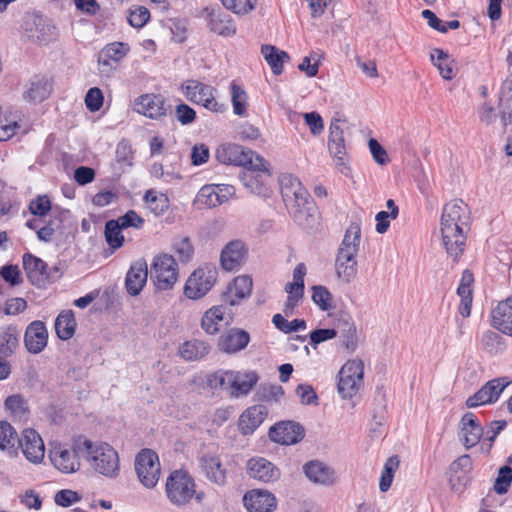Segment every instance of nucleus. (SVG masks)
<instances>
[{"instance_id":"nucleus-30","label":"nucleus","mask_w":512,"mask_h":512,"mask_svg":"<svg viewBox=\"0 0 512 512\" xmlns=\"http://www.w3.org/2000/svg\"><path fill=\"white\" fill-rule=\"evenodd\" d=\"M199 462L203 472L211 482L217 485L226 483L227 471L218 456L206 454L200 457Z\"/></svg>"},{"instance_id":"nucleus-24","label":"nucleus","mask_w":512,"mask_h":512,"mask_svg":"<svg viewBox=\"0 0 512 512\" xmlns=\"http://www.w3.org/2000/svg\"><path fill=\"white\" fill-rule=\"evenodd\" d=\"M250 335L240 328H231L225 331L218 339L219 350L227 354L237 353L247 347Z\"/></svg>"},{"instance_id":"nucleus-59","label":"nucleus","mask_w":512,"mask_h":512,"mask_svg":"<svg viewBox=\"0 0 512 512\" xmlns=\"http://www.w3.org/2000/svg\"><path fill=\"white\" fill-rule=\"evenodd\" d=\"M103 100V93L97 87L90 88L85 96L86 107L91 112L98 111L103 105Z\"/></svg>"},{"instance_id":"nucleus-52","label":"nucleus","mask_w":512,"mask_h":512,"mask_svg":"<svg viewBox=\"0 0 512 512\" xmlns=\"http://www.w3.org/2000/svg\"><path fill=\"white\" fill-rule=\"evenodd\" d=\"M312 301L322 310L328 311L332 306V294L322 285L312 287Z\"/></svg>"},{"instance_id":"nucleus-6","label":"nucleus","mask_w":512,"mask_h":512,"mask_svg":"<svg viewBox=\"0 0 512 512\" xmlns=\"http://www.w3.org/2000/svg\"><path fill=\"white\" fill-rule=\"evenodd\" d=\"M215 157L223 164L241 166L244 169L250 168L252 170L265 169V159L263 157L237 144H224L219 146L216 150Z\"/></svg>"},{"instance_id":"nucleus-19","label":"nucleus","mask_w":512,"mask_h":512,"mask_svg":"<svg viewBox=\"0 0 512 512\" xmlns=\"http://www.w3.org/2000/svg\"><path fill=\"white\" fill-rule=\"evenodd\" d=\"M48 343V331L44 322L32 321L24 333V345L31 354H39Z\"/></svg>"},{"instance_id":"nucleus-48","label":"nucleus","mask_w":512,"mask_h":512,"mask_svg":"<svg viewBox=\"0 0 512 512\" xmlns=\"http://www.w3.org/2000/svg\"><path fill=\"white\" fill-rule=\"evenodd\" d=\"M247 94L245 90L235 81L231 83V101L233 112L238 116H245L247 113Z\"/></svg>"},{"instance_id":"nucleus-28","label":"nucleus","mask_w":512,"mask_h":512,"mask_svg":"<svg viewBox=\"0 0 512 512\" xmlns=\"http://www.w3.org/2000/svg\"><path fill=\"white\" fill-rule=\"evenodd\" d=\"M246 251L244 243L236 240L228 243L220 256L221 266L226 271H233L240 267Z\"/></svg>"},{"instance_id":"nucleus-26","label":"nucleus","mask_w":512,"mask_h":512,"mask_svg":"<svg viewBox=\"0 0 512 512\" xmlns=\"http://www.w3.org/2000/svg\"><path fill=\"white\" fill-rule=\"evenodd\" d=\"M50 458L54 467L62 473H74L80 468L76 448L69 450L60 446L51 452Z\"/></svg>"},{"instance_id":"nucleus-34","label":"nucleus","mask_w":512,"mask_h":512,"mask_svg":"<svg viewBox=\"0 0 512 512\" xmlns=\"http://www.w3.org/2000/svg\"><path fill=\"white\" fill-rule=\"evenodd\" d=\"M210 30L218 35L229 37L236 33V26L231 16L221 11H211L208 15Z\"/></svg>"},{"instance_id":"nucleus-51","label":"nucleus","mask_w":512,"mask_h":512,"mask_svg":"<svg viewBox=\"0 0 512 512\" xmlns=\"http://www.w3.org/2000/svg\"><path fill=\"white\" fill-rule=\"evenodd\" d=\"M130 47L127 43L113 42L104 46L100 51L104 58L111 59L117 64L128 54Z\"/></svg>"},{"instance_id":"nucleus-12","label":"nucleus","mask_w":512,"mask_h":512,"mask_svg":"<svg viewBox=\"0 0 512 512\" xmlns=\"http://www.w3.org/2000/svg\"><path fill=\"white\" fill-rule=\"evenodd\" d=\"M346 127V120L340 117H334L329 127L328 149L333 156L334 161L340 171L346 174L347 167V149L345 145L344 129Z\"/></svg>"},{"instance_id":"nucleus-18","label":"nucleus","mask_w":512,"mask_h":512,"mask_svg":"<svg viewBox=\"0 0 512 512\" xmlns=\"http://www.w3.org/2000/svg\"><path fill=\"white\" fill-rule=\"evenodd\" d=\"M459 435L466 449L476 446L484 436V429L474 413L467 412L462 416Z\"/></svg>"},{"instance_id":"nucleus-47","label":"nucleus","mask_w":512,"mask_h":512,"mask_svg":"<svg viewBox=\"0 0 512 512\" xmlns=\"http://www.w3.org/2000/svg\"><path fill=\"white\" fill-rule=\"evenodd\" d=\"M124 228L117 220H109L105 224V239L108 245L113 249H118L123 245L124 236L121 231Z\"/></svg>"},{"instance_id":"nucleus-41","label":"nucleus","mask_w":512,"mask_h":512,"mask_svg":"<svg viewBox=\"0 0 512 512\" xmlns=\"http://www.w3.org/2000/svg\"><path fill=\"white\" fill-rule=\"evenodd\" d=\"M76 329V320L72 310L62 311L55 320V331L61 340H69Z\"/></svg>"},{"instance_id":"nucleus-21","label":"nucleus","mask_w":512,"mask_h":512,"mask_svg":"<svg viewBox=\"0 0 512 512\" xmlns=\"http://www.w3.org/2000/svg\"><path fill=\"white\" fill-rule=\"evenodd\" d=\"M252 286L253 282L250 276L242 275L236 277L222 295L223 304L226 306L238 305L243 299L250 296Z\"/></svg>"},{"instance_id":"nucleus-22","label":"nucleus","mask_w":512,"mask_h":512,"mask_svg":"<svg viewBox=\"0 0 512 512\" xmlns=\"http://www.w3.org/2000/svg\"><path fill=\"white\" fill-rule=\"evenodd\" d=\"M243 503L250 512H273L277 506L275 496L267 490L260 489L247 492L243 497Z\"/></svg>"},{"instance_id":"nucleus-49","label":"nucleus","mask_w":512,"mask_h":512,"mask_svg":"<svg viewBox=\"0 0 512 512\" xmlns=\"http://www.w3.org/2000/svg\"><path fill=\"white\" fill-rule=\"evenodd\" d=\"M399 466V459L396 455L391 456L387 459L384 469L382 471L380 482H379V489L382 492L388 491V489L391 487L394 472Z\"/></svg>"},{"instance_id":"nucleus-61","label":"nucleus","mask_w":512,"mask_h":512,"mask_svg":"<svg viewBox=\"0 0 512 512\" xmlns=\"http://www.w3.org/2000/svg\"><path fill=\"white\" fill-rule=\"evenodd\" d=\"M338 336V330L333 328L315 329L310 333V344L316 347L318 344Z\"/></svg>"},{"instance_id":"nucleus-9","label":"nucleus","mask_w":512,"mask_h":512,"mask_svg":"<svg viewBox=\"0 0 512 512\" xmlns=\"http://www.w3.org/2000/svg\"><path fill=\"white\" fill-rule=\"evenodd\" d=\"M181 89L187 100L195 104H201L209 111L223 112L225 109L223 104L215 100L214 92L216 89L210 85L190 79L182 84Z\"/></svg>"},{"instance_id":"nucleus-38","label":"nucleus","mask_w":512,"mask_h":512,"mask_svg":"<svg viewBox=\"0 0 512 512\" xmlns=\"http://www.w3.org/2000/svg\"><path fill=\"white\" fill-rule=\"evenodd\" d=\"M499 116L504 127L512 124V77L504 81L499 97Z\"/></svg>"},{"instance_id":"nucleus-3","label":"nucleus","mask_w":512,"mask_h":512,"mask_svg":"<svg viewBox=\"0 0 512 512\" xmlns=\"http://www.w3.org/2000/svg\"><path fill=\"white\" fill-rule=\"evenodd\" d=\"M360 238V224L352 222L345 232L335 261L336 274L346 283H350L357 274L356 256L359 251Z\"/></svg>"},{"instance_id":"nucleus-4","label":"nucleus","mask_w":512,"mask_h":512,"mask_svg":"<svg viewBox=\"0 0 512 512\" xmlns=\"http://www.w3.org/2000/svg\"><path fill=\"white\" fill-rule=\"evenodd\" d=\"M83 447L87 453V461L90 466L99 474L115 478L119 474V456L118 452L108 443L94 444L85 439Z\"/></svg>"},{"instance_id":"nucleus-7","label":"nucleus","mask_w":512,"mask_h":512,"mask_svg":"<svg viewBox=\"0 0 512 512\" xmlns=\"http://www.w3.org/2000/svg\"><path fill=\"white\" fill-rule=\"evenodd\" d=\"M151 278L157 290H170L178 280V265L173 256L160 254L151 265Z\"/></svg>"},{"instance_id":"nucleus-50","label":"nucleus","mask_w":512,"mask_h":512,"mask_svg":"<svg viewBox=\"0 0 512 512\" xmlns=\"http://www.w3.org/2000/svg\"><path fill=\"white\" fill-rule=\"evenodd\" d=\"M196 202L199 205L208 208L216 207L222 204V202H220L219 195L216 192V187H214V185L203 186L197 193Z\"/></svg>"},{"instance_id":"nucleus-16","label":"nucleus","mask_w":512,"mask_h":512,"mask_svg":"<svg viewBox=\"0 0 512 512\" xmlns=\"http://www.w3.org/2000/svg\"><path fill=\"white\" fill-rule=\"evenodd\" d=\"M269 438L282 445H292L301 441L305 435L304 428L294 421H282L271 426Z\"/></svg>"},{"instance_id":"nucleus-54","label":"nucleus","mask_w":512,"mask_h":512,"mask_svg":"<svg viewBox=\"0 0 512 512\" xmlns=\"http://www.w3.org/2000/svg\"><path fill=\"white\" fill-rule=\"evenodd\" d=\"M174 118L181 125L186 126L195 122L197 114L192 107L180 101V103L175 107Z\"/></svg>"},{"instance_id":"nucleus-39","label":"nucleus","mask_w":512,"mask_h":512,"mask_svg":"<svg viewBox=\"0 0 512 512\" xmlns=\"http://www.w3.org/2000/svg\"><path fill=\"white\" fill-rule=\"evenodd\" d=\"M210 352V345L205 341L192 339L185 341L179 347L180 356L186 361H197Z\"/></svg>"},{"instance_id":"nucleus-57","label":"nucleus","mask_w":512,"mask_h":512,"mask_svg":"<svg viewBox=\"0 0 512 512\" xmlns=\"http://www.w3.org/2000/svg\"><path fill=\"white\" fill-rule=\"evenodd\" d=\"M472 469V459L470 455L464 454L458 457L450 465V471L454 474L461 473L457 476L458 481H461Z\"/></svg>"},{"instance_id":"nucleus-43","label":"nucleus","mask_w":512,"mask_h":512,"mask_svg":"<svg viewBox=\"0 0 512 512\" xmlns=\"http://www.w3.org/2000/svg\"><path fill=\"white\" fill-rule=\"evenodd\" d=\"M52 91L51 83L45 78H34L31 81L29 90L25 93V98L31 102H42L49 97Z\"/></svg>"},{"instance_id":"nucleus-31","label":"nucleus","mask_w":512,"mask_h":512,"mask_svg":"<svg viewBox=\"0 0 512 512\" xmlns=\"http://www.w3.org/2000/svg\"><path fill=\"white\" fill-rule=\"evenodd\" d=\"M256 172L268 173L267 162L265 161V169L263 170L245 169L239 176L240 180L251 193L262 198H267L270 196L271 190L261 179V175L258 173L255 174Z\"/></svg>"},{"instance_id":"nucleus-46","label":"nucleus","mask_w":512,"mask_h":512,"mask_svg":"<svg viewBox=\"0 0 512 512\" xmlns=\"http://www.w3.org/2000/svg\"><path fill=\"white\" fill-rule=\"evenodd\" d=\"M482 348L489 354L495 355L505 349L503 337L497 332L488 330L481 337Z\"/></svg>"},{"instance_id":"nucleus-8","label":"nucleus","mask_w":512,"mask_h":512,"mask_svg":"<svg viewBox=\"0 0 512 512\" xmlns=\"http://www.w3.org/2000/svg\"><path fill=\"white\" fill-rule=\"evenodd\" d=\"M364 363L362 360H349L340 369L337 384L338 392L344 399H351L357 394L362 383Z\"/></svg>"},{"instance_id":"nucleus-25","label":"nucleus","mask_w":512,"mask_h":512,"mask_svg":"<svg viewBox=\"0 0 512 512\" xmlns=\"http://www.w3.org/2000/svg\"><path fill=\"white\" fill-rule=\"evenodd\" d=\"M267 408L264 405H254L246 409L240 416L238 428L241 434H252L265 420Z\"/></svg>"},{"instance_id":"nucleus-37","label":"nucleus","mask_w":512,"mask_h":512,"mask_svg":"<svg viewBox=\"0 0 512 512\" xmlns=\"http://www.w3.org/2000/svg\"><path fill=\"white\" fill-rule=\"evenodd\" d=\"M20 331L14 325L0 329V357H10L19 347Z\"/></svg>"},{"instance_id":"nucleus-5","label":"nucleus","mask_w":512,"mask_h":512,"mask_svg":"<svg viewBox=\"0 0 512 512\" xmlns=\"http://www.w3.org/2000/svg\"><path fill=\"white\" fill-rule=\"evenodd\" d=\"M193 477L183 469L172 471L165 484V493L169 502L176 507L186 506L196 494Z\"/></svg>"},{"instance_id":"nucleus-60","label":"nucleus","mask_w":512,"mask_h":512,"mask_svg":"<svg viewBox=\"0 0 512 512\" xmlns=\"http://www.w3.org/2000/svg\"><path fill=\"white\" fill-rule=\"evenodd\" d=\"M150 12L146 7L139 6L130 11L128 16L129 24L134 28H142L149 20Z\"/></svg>"},{"instance_id":"nucleus-53","label":"nucleus","mask_w":512,"mask_h":512,"mask_svg":"<svg viewBox=\"0 0 512 512\" xmlns=\"http://www.w3.org/2000/svg\"><path fill=\"white\" fill-rule=\"evenodd\" d=\"M4 406L7 411L18 417H22L29 411L27 401L21 394H13L7 397Z\"/></svg>"},{"instance_id":"nucleus-64","label":"nucleus","mask_w":512,"mask_h":512,"mask_svg":"<svg viewBox=\"0 0 512 512\" xmlns=\"http://www.w3.org/2000/svg\"><path fill=\"white\" fill-rule=\"evenodd\" d=\"M79 500L78 493L69 489L60 490L54 496L55 503L61 507H69Z\"/></svg>"},{"instance_id":"nucleus-33","label":"nucleus","mask_w":512,"mask_h":512,"mask_svg":"<svg viewBox=\"0 0 512 512\" xmlns=\"http://www.w3.org/2000/svg\"><path fill=\"white\" fill-rule=\"evenodd\" d=\"M303 471L313 483L327 486L334 482V470L318 460L307 462L303 466Z\"/></svg>"},{"instance_id":"nucleus-63","label":"nucleus","mask_w":512,"mask_h":512,"mask_svg":"<svg viewBox=\"0 0 512 512\" xmlns=\"http://www.w3.org/2000/svg\"><path fill=\"white\" fill-rule=\"evenodd\" d=\"M117 221L124 229L129 227L140 229L144 225V219L134 210H128L123 216H120Z\"/></svg>"},{"instance_id":"nucleus-58","label":"nucleus","mask_w":512,"mask_h":512,"mask_svg":"<svg viewBox=\"0 0 512 512\" xmlns=\"http://www.w3.org/2000/svg\"><path fill=\"white\" fill-rule=\"evenodd\" d=\"M232 372L230 371H219L210 375L207 379L208 385L212 389H230Z\"/></svg>"},{"instance_id":"nucleus-56","label":"nucleus","mask_w":512,"mask_h":512,"mask_svg":"<svg viewBox=\"0 0 512 512\" xmlns=\"http://www.w3.org/2000/svg\"><path fill=\"white\" fill-rule=\"evenodd\" d=\"M31 214L39 217H45L52 210V205L47 195H38L29 203Z\"/></svg>"},{"instance_id":"nucleus-62","label":"nucleus","mask_w":512,"mask_h":512,"mask_svg":"<svg viewBox=\"0 0 512 512\" xmlns=\"http://www.w3.org/2000/svg\"><path fill=\"white\" fill-rule=\"evenodd\" d=\"M174 250L180 261L188 262L193 256V246L188 237L182 238L174 244Z\"/></svg>"},{"instance_id":"nucleus-17","label":"nucleus","mask_w":512,"mask_h":512,"mask_svg":"<svg viewBox=\"0 0 512 512\" xmlns=\"http://www.w3.org/2000/svg\"><path fill=\"white\" fill-rule=\"evenodd\" d=\"M25 458L34 463H41L45 455L42 438L34 429H25L20 437L19 446Z\"/></svg>"},{"instance_id":"nucleus-45","label":"nucleus","mask_w":512,"mask_h":512,"mask_svg":"<svg viewBox=\"0 0 512 512\" xmlns=\"http://www.w3.org/2000/svg\"><path fill=\"white\" fill-rule=\"evenodd\" d=\"M143 199L148 209L157 217L163 215L169 208L168 197L163 193L157 194V192L152 189L145 193Z\"/></svg>"},{"instance_id":"nucleus-44","label":"nucleus","mask_w":512,"mask_h":512,"mask_svg":"<svg viewBox=\"0 0 512 512\" xmlns=\"http://www.w3.org/2000/svg\"><path fill=\"white\" fill-rule=\"evenodd\" d=\"M430 59L444 79L451 80L454 77L453 61L447 52L440 48H434L430 54Z\"/></svg>"},{"instance_id":"nucleus-55","label":"nucleus","mask_w":512,"mask_h":512,"mask_svg":"<svg viewBox=\"0 0 512 512\" xmlns=\"http://www.w3.org/2000/svg\"><path fill=\"white\" fill-rule=\"evenodd\" d=\"M512 483V468L508 465L500 467L494 484V490L498 494L507 493Z\"/></svg>"},{"instance_id":"nucleus-29","label":"nucleus","mask_w":512,"mask_h":512,"mask_svg":"<svg viewBox=\"0 0 512 512\" xmlns=\"http://www.w3.org/2000/svg\"><path fill=\"white\" fill-rule=\"evenodd\" d=\"M30 30L31 38L39 43L46 44L56 37V27L49 20L40 15H34L32 22H26V30Z\"/></svg>"},{"instance_id":"nucleus-11","label":"nucleus","mask_w":512,"mask_h":512,"mask_svg":"<svg viewBox=\"0 0 512 512\" xmlns=\"http://www.w3.org/2000/svg\"><path fill=\"white\" fill-rule=\"evenodd\" d=\"M218 276L215 267H200L187 279L184 286V294L189 299H200L214 286Z\"/></svg>"},{"instance_id":"nucleus-42","label":"nucleus","mask_w":512,"mask_h":512,"mask_svg":"<svg viewBox=\"0 0 512 512\" xmlns=\"http://www.w3.org/2000/svg\"><path fill=\"white\" fill-rule=\"evenodd\" d=\"M261 53L275 75L283 72V63L289 59L288 53L272 45H263Z\"/></svg>"},{"instance_id":"nucleus-13","label":"nucleus","mask_w":512,"mask_h":512,"mask_svg":"<svg viewBox=\"0 0 512 512\" xmlns=\"http://www.w3.org/2000/svg\"><path fill=\"white\" fill-rule=\"evenodd\" d=\"M23 268L30 283L38 288H43L60 278V275H54L52 270H48L46 262L31 253L23 255Z\"/></svg>"},{"instance_id":"nucleus-40","label":"nucleus","mask_w":512,"mask_h":512,"mask_svg":"<svg viewBox=\"0 0 512 512\" xmlns=\"http://www.w3.org/2000/svg\"><path fill=\"white\" fill-rule=\"evenodd\" d=\"M336 330H338V335L342 341V345L348 351H355L357 347V334H356V326L350 317H343L338 320L336 325Z\"/></svg>"},{"instance_id":"nucleus-20","label":"nucleus","mask_w":512,"mask_h":512,"mask_svg":"<svg viewBox=\"0 0 512 512\" xmlns=\"http://www.w3.org/2000/svg\"><path fill=\"white\" fill-rule=\"evenodd\" d=\"M247 473L263 483L275 482L281 476L279 468L263 457L251 458L247 462Z\"/></svg>"},{"instance_id":"nucleus-27","label":"nucleus","mask_w":512,"mask_h":512,"mask_svg":"<svg viewBox=\"0 0 512 512\" xmlns=\"http://www.w3.org/2000/svg\"><path fill=\"white\" fill-rule=\"evenodd\" d=\"M491 323L494 328L504 334L512 336V297L499 302L492 310Z\"/></svg>"},{"instance_id":"nucleus-15","label":"nucleus","mask_w":512,"mask_h":512,"mask_svg":"<svg viewBox=\"0 0 512 512\" xmlns=\"http://www.w3.org/2000/svg\"><path fill=\"white\" fill-rule=\"evenodd\" d=\"M135 110L153 120H161L167 116L166 99L161 94H143L135 99Z\"/></svg>"},{"instance_id":"nucleus-1","label":"nucleus","mask_w":512,"mask_h":512,"mask_svg":"<svg viewBox=\"0 0 512 512\" xmlns=\"http://www.w3.org/2000/svg\"><path fill=\"white\" fill-rule=\"evenodd\" d=\"M470 209L461 199L446 203L441 215V235L446 252L457 261L466 246V233L470 228Z\"/></svg>"},{"instance_id":"nucleus-32","label":"nucleus","mask_w":512,"mask_h":512,"mask_svg":"<svg viewBox=\"0 0 512 512\" xmlns=\"http://www.w3.org/2000/svg\"><path fill=\"white\" fill-rule=\"evenodd\" d=\"M227 306L225 304L213 306L208 309L202 319H201V328L210 335H214L219 331V325L222 321L225 320V324H229L232 320V317L229 315V318H226Z\"/></svg>"},{"instance_id":"nucleus-10","label":"nucleus","mask_w":512,"mask_h":512,"mask_svg":"<svg viewBox=\"0 0 512 512\" xmlns=\"http://www.w3.org/2000/svg\"><path fill=\"white\" fill-rule=\"evenodd\" d=\"M135 471L138 479L146 488H154L160 478L161 466L156 452L142 449L135 458Z\"/></svg>"},{"instance_id":"nucleus-36","label":"nucleus","mask_w":512,"mask_h":512,"mask_svg":"<svg viewBox=\"0 0 512 512\" xmlns=\"http://www.w3.org/2000/svg\"><path fill=\"white\" fill-rule=\"evenodd\" d=\"M231 394L235 397L247 395L258 382V375L254 371L232 372Z\"/></svg>"},{"instance_id":"nucleus-23","label":"nucleus","mask_w":512,"mask_h":512,"mask_svg":"<svg viewBox=\"0 0 512 512\" xmlns=\"http://www.w3.org/2000/svg\"><path fill=\"white\" fill-rule=\"evenodd\" d=\"M148 278V266L145 259L133 262L126 274L125 287L131 296H137L143 290Z\"/></svg>"},{"instance_id":"nucleus-14","label":"nucleus","mask_w":512,"mask_h":512,"mask_svg":"<svg viewBox=\"0 0 512 512\" xmlns=\"http://www.w3.org/2000/svg\"><path fill=\"white\" fill-rule=\"evenodd\" d=\"M511 383L507 377L494 378L485 383L477 392L466 400L468 408L496 402L504 389Z\"/></svg>"},{"instance_id":"nucleus-35","label":"nucleus","mask_w":512,"mask_h":512,"mask_svg":"<svg viewBox=\"0 0 512 512\" xmlns=\"http://www.w3.org/2000/svg\"><path fill=\"white\" fill-rule=\"evenodd\" d=\"M20 437L8 421H0V450L10 457L18 455Z\"/></svg>"},{"instance_id":"nucleus-2","label":"nucleus","mask_w":512,"mask_h":512,"mask_svg":"<svg viewBox=\"0 0 512 512\" xmlns=\"http://www.w3.org/2000/svg\"><path fill=\"white\" fill-rule=\"evenodd\" d=\"M281 195L293 221L306 230H313L319 225V212L315 201L304 188L300 180L291 175L280 177Z\"/></svg>"}]
</instances>
